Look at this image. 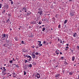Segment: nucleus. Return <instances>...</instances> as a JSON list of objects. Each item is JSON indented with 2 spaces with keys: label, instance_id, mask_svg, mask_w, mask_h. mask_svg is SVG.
I'll list each match as a JSON object with an SVG mask.
<instances>
[{
  "label": "nucleus",
  "instance_id": "4468645a",
  "mask_svg": "<svg viewBox=\"0 0 79 79\" xmlns=\"http://www.w3.org/2000/svg\"><path fill=\"white\" fill-rule=\"evenodd\" d=\"M6 42L7 43H10V40H6Z\"/></svg>",
  "mask_w": 79,
  "mask_h": 79
},
{
  "label": "nucleus",
  "instance_id": "49530a36",
  "mask_svg": "<svg viewBox=\"0 0 79 79\" xmlns=\"http://www.w3.org/2000/svg\"><path fill=\"white\" fill-rule=\"evenodd\" d=\"M31 47L32 48H34V46L33 45L31 46Z\"/></svg>",
  "mask_w": 79,
  "mask_h": 79
},
{
  "label": "nucleus",
  "instance_id": "37998d69",
  "mask_svg": "<svg viewBox=\"0 0 79 79\" xmlns=\"http://www.w3.org/2000/svg\"><path fill=\"white\" fill-rule=\"evenodd\" d=\"M24 41L23 40L22 41V44H24Z\"/></svg>",
  "mask_w": 79,
  "mask_h": 79
},
{
  "label": "nucleus",
  "instance_id": "0eeeda50",
  "mask_svg": "<svg viewBox=\"0 0 79 79\" xmlns=\"http://www.w3.org/2000/svg\"><path fill=\"white\" fill-rule=\"evenodd\" d=\"M31 24H35L36 22L35 21H33L31 22Z\"/></svg>",
  "mask_w": 79,
  "mask_h": 79
},
{
  "label": "nucleus",
  "instance_id": "4be33fe9",
  "mask_svg": "<svg viewBox=\"0 0 79 79\" xmlns=\"http://www.w3.org/2000/svg\"><path fill=\"white\" fill-rule=\"evenodd\" d=\"M25 69H26L27 68V66L26 65H25L24 66H23V67Z\"/></svg>",
  "mask_w": 79,
  "mask_h": 79
},
{
  "label": "nucleus",
  "instance_id": "2eb2a0df",
  "mask_svg": "<svg viewBox=\"0 0 79 79\" xmlns=\"http://www.w3.org/2000/svg\"><path fill=\"white\" fill-rule=\"evenodd\" d=\"M74 60H75V56H73L72 57V60L73 61H74Z\"/></svg>",
  "mask_w": 79,
  "mask_h": 79
},
{
  "label": "nucleus",
  "instance_id": "09e8293b",
  "mask_svg": "<svg viewBox=\"0 0 79 79\" xmlns=\"http://www.w3.org/2000/svg\"><path fill=\"white\" fill-rule=\"evenodd\" d=\"M40 18V16H39L37 18L38 19H39Z\"/></svg>",
  "mask_w": 79,
  "mask_h": 79
},
{
  "label": "nucleus",
  "instance_id": "f3484780",
  "mask_svg": "<svg viewBox=\"0 0 79 79\" xmlns=\"http://www.w3.org/2000/svg\"><path fill=\"white\" fill-rule=\"evenodd\" d=\"M27 10V9L26 8V7H24L23 8V10Z\"/></svg>",
  "mask_w": 79,
  "mask_h": 79
},
{
  "label": "nucleus",
  "instance_id": "58836bf2",
  "mask_svg": "<svg viewBox=\"0 0 79 79\" xmlns=\"http://www.w3.org/2000/svg\"><path fill=\"white\" fill-rule=\"evenodd\" d=\"M58 28H61V25H59L58 27Z\"/></svg>",
  "mask_w": 79,
  "mask_h": 79
},
{
  "label": "nucleus",
  "instance_id": "4d7b16f0",
  "mask_svg": "<svg viewBox=\"0 0 79 79\" xmlns=\"http://www.w3.org/2000/svg\"><path fill=\"white\" fill-rule=\"evenodd\" d=\"M69 2H73V0H69Z\"/></svg>",
  "mask_w": 79,
  "mask_h": 79
},
{
  "label": "nucleus",
  "instance_id": "79ce46f5",
  "mask_svg": "<svg viewBox=\"0 0 79 79\" xmlns=\"http://www.w3.org/2000/svg\"><path fill=\"white\" fill-rule=\"evenodd\" d=\"M57 39H58V40L57 41V42H58V41H59V40H60V38H59V37H57Z\"/></svg>",
  "mask_w": 79,
  "mask_h": 79
},
{
  "label": "nucleus",
  "instance_id": "338daca9",
  "mask_svg": "<svg viewBox=\"0 0 79 79\" xmlns=\"http://www.w3.org/2000/svg\"><path fill=\"white\" fill-rule=\"evenodd\" d=\"M3 68L4 69H5V67H3Z\"/></svg>",
  "mask_w": 79,
  "mask_h": 79
},
{
  "label": "nucleus",
  "instance_id": "6e6d98bb",
  "mask_svg": "<svg viewBox=\"0 0 79 79\" xmlns=\"http://www.w3.org/2000/svg\"><path fill=\"white\" fill-rule=\"evenodd\" d=\"M37 58H38V56H36V59H37Z\"/></svg>",
  "mask_w": 79,
  "mask_h": 79
},
{
  "label": "nucleus",
  "instance_id": "a19ab883",
  "mask_svg": "<svg viewBox=\"0 0 79 79\" xmlns=\"http://www.w3.org/2000/svg\"><path fill=\"white\" fill-rule=\"evenodd\" d=\"M17 68H19V66H18V64H17L15 66Z\"/></svg>",
  "mask_w": 79,
  "mask_h": 79
},
{
  "label": "nucleus",
  "instance_id": "13d9d810",
  "mask_svg": "<svg viewBox=\"0 0 79 79\" xmlns=\"http://www.w3.org/2000/svg\"><path fill=\"white\" fill-rule=\"evenodd\" d=\"M6 74V73H5L3 74L4 76V75H5V74Z\"/></svg>",
  "mask_w": 79,
  "mask_h": 79
},
{
  "label": "nucleus",
  "instance_id": "ea45409f",
  "mask_svg": "<svg viewBox=\"0 0 79 79\" xmlns=\"http://www.w3.org/2000/svg\"><path fill=\"white\" fill-rule=\"evenodd\" d=\"M27 62V63H29V62L27 61V60H25V63H26Z\"/></svg>",
  "mask_w": 79,
  "mask_h": 79
},
{
  "label": "nucleus",
  "instance_id": "72a5a7b5",
  "mask_svg": "<svg viewBox=\"0 0 79 79\" xmlns=\"http://www.w3.org/2000/svg\"><path fill=\"white\" fill-rule=\"evenodd\" d=\"M34 35H32V34L31 35H30V37H34Z\"/></svg>",
  "mask_w": 79,
  "mask_h": 79
},
{
  "label": "nucleus",
  "instance_id": "6ab92c4d",
  "mask_svg": "<svg viewBox=\"0 0 79 79\" xmlns=\"http://www.w3.org/2000/svg\"><path fill=\"white\" fill-rule=\"evenodd\" d=\"M52 19L53 20V22H54V21H55L56 19H55V18L53 17V18H52Z\"/></svg>",
  "mask_w": 79,
  "mask_h": 79
},
{
  "label": "nucleus",
  "instance_id": "dca6fc26",
  "mask_svg": "<svg viewBox=\"0 0 79 79\" xmlns=\"http://www.w3.org/2000/svg\"><path fill=\"white\" fill-rule=\"evenodd\" d=\"M13 77H16V73H13Z\"/></svg>",
  "mask_w": 79,
  "mask_h": 79
},
{
  "label": "nucleus",
  "instance_id": "a18cd8bd",
  "mask_svg": "<svg viewBox=\"0 0 79 79\" xmlns=\"http://www.w3.org/2000/svg\"><path fill=\"white\" fill-rule=\"evenodd\" d=\"M11 3V5H13V1H11V2H10Z\"/></svg>",
  "mask_w": 79,
  "mask_h": 79
},
{
  "label": "nucleus",
  "instance_id": "c756f323",
  "mask_svg": "<svg viewBox=\"0 0 79 79\" xmlns=\"http://www.w3.org/2000/svg\"><path fill=\"white\" fill-rule=\"evenodd\" d=\"M67 23V20H66L64 21V24H66Z\"/></svg>",
  "mask_w": 79,
  "mask_h": 79
},
{
  "label": "nucleus",
  "instance_id": "603ef678",
  "mask_svg": "<svg viewBox=\"0 0 79 79\" xmlns=\"http://www.w3.org/2000/svg\"><path fill=\"white\" fill-rule=\"evenodd\" d=\"M13 60L14 61H15V59H14V58H13Z\"/></svg>",
  "mask_w": 79,
  "mask_h": 79
},
{
  "label": "nucleus",
  "instance_id": "9b49d317",
  "mask_svg": "<svg viewBox=\"0 0 79 79\" xmlns=\"http://www.w3.org/2000/svg\"><path fill=\"white\" fill-rule=\"evenodd\" d=\"M56 53L57 55H59V53H60V51L59 50H57L56 51Z\"/></svg>",
  "mask_w": 79,
  "mask_h": 79
},
{
  "label": "nucleus",
  "instance_id": "39448f33",
  "mask_svg": "<svg viewBox=\"0 0 79 79\" xmlns=\"http://www.w3.org/2000/svg\"><path fill=\"white\" fill-rule=\"evenodd\" d=\"M35 77H37V79H39L40 77V74H39V73H37V74L35 75Z\"/></svg>",
  "mask_w": 79,
  "mask_h": 79
},
{
  "label": "nucleus",
  "instance_id": "5701e85b",
  "mask_svg": "<svg viewBox=\"0 0 79 79\" xmlns=\"http://www.w3.org/2000/svg\"><path fill=\"white\" fill-rule=\"evenodd\" d=\"M38 11H42V9H41V8H39L38 9Z\"/></svg>",
  "mask_w": 79,
  "mask_h": 79
},
{
  "label": "nucleus",
  "instance_id": "0e129e2a",
  "mask_svg": "<svg viewBox=\"0 0 79 79\" xmlns=\"http://www.w3.org/2000/svg\"><path fill=\"white\" fill-rule=\"evenodd\" d=\"M60 55H62V52H60Z\"/></svg>",
  "mask_w": 79,
  "mask_h": 79
},
{
  "label": "nucleus",
  "instance_id": "9d476101",
  "mask_svg": "<svg viewBox=\"0 0 79 79\" xmlns=\"http://www.w3.org/2000/svg\"><path fill=\"white\" fill-rule=\"evenodd\" d=\"M27 14V16H29V15H30L31 14V13L30 11H28L26 13Z\"/></svg>",
  "mask_w": 79,
  "mask_h": 79
},
{
  "label": "nucleus",
  "instance_id": "8fccbe9b",
  "mask_svg": "<svg viewBox=\"0 0 79 79\" xmlns=\"http://www.w3.org/2000/svg\"><path fill=\"white\" fill-rule=\"evenodd\" d=\"M46 43V41H44L43 42V44H45Z\"/></svg>",
  "mask_w": 79,
  "mask_h": 79
},
{
  "label": "nucleus",
  "instance_id": "7ed1b4c3",
  "mask_svg": "<svg viewBox=\"0 0 79 79\" xmlns=\"http://www.w3.org/2000/svg\"><path fill=\"white\" fill-rule=\"evenodd\" d=\"M25 56V57H27V58H29V61H31L32 60V58H31V57L30 56L26 55V56Z\"/></svg>",
  "mask_w": 79,
  "mask_h": 79
},
{
  "label": "nucleus",
  "instance_id": "bf43d9fd",
  "mask_svg": "<svg viewBox=\"0 0 79 79\" xmlns=\"http://www.w3.org/2000/svg\"><path fill=\"white\" fill-rule=\"evenodd\" d=\"M60 43H61V44H62V41H60Z\"/></svg>",
  "mask_w": 79,
  "mask_h": 79
},
{
  "label": "nucleus",
  "instance_id": "4c0bfd02",
  "mask_svg": "<svg viewBox=\"0 0 79 79\" xmlns=\"http://www.w3.org/2000/svg\"><path fill=\"white\" fill-rule=\"evenodd\" d=\"M23 72L24 73V75H26V72L25 71H24Z\"/></svg>",
  "mask_w": 79,
  "mask_h": 79
},
{
  "label": "nucleus",
  "instance_id": "3c124183",
  "mask_svg": "<svg viewBox=\"0 0 79 79\" xmlns=\"http://www.w3.org/2000/svg\"><path fill=\"white\" fill-rule=\"evenodd\" d=\"M63 58H64V57H61V59H62V60H63Z\"/></svg>",
  "mask_w": 79,
  "mask_h": 79
},
{
  "label": "nucleus",
  "instance_id": "b1692460",
  "mask_svg": "<svg viewBox=\"0 0 79 79\" xmlns=\"http://www.w3.org/2000/svg\"><path fill=\"white\" fill-rule=\"evenodd\" d=\"M38 42L39 43L38 44V45H40L41 44V41H38Z\"/></svg>",
  "mask_w": 79,
  "mask_h": 79
},
{
  "label": "nucleus",
  "instance_id": "7c9ffc66",
  "mask_svg": "<svg viewBox=\"0 0 79 79\" xmlns=\"http://www.w3.org/2000/svg\"><path fill=\"white\" fill-rule=\"evenodd\" d=\"M9 62L11 64L12 63H13V60H10L9 61Z\"/></svg>",
  "mask_w": 79,
  "mask_h": 79
},
{
  "label": "nucleus",
  "instance_id": "e433bc0d",
  "mask_svg": "<svg viewBox=\"0 0 79 79\" xmlns=\"http://www.w3.org/2000/svg\"><path fill=\"white\" fill-rule=\"evenodd\" d=\"M39 47H42V44H39Z\"/></svg>",
  "mask_w": 79,
  "mask_h": 79
},
{
  "label": "nucleus",
  "instance_id": "bb28decb",
  "mask_svg": "<svg viewBox=\"0 0 79 79\" xmlns=\"http://www.w3.org/2000/svg\"><path fill=\"white\" fill-rule=\"evenodd\" d=\"M45 30V28L44 27L42 29V31H43V32H44Z\"/></svg>",
  "mask_w": 79,
  "mask_h": 79
},
{
  "label": "nucleus",
  "instance_id": "680f3d73",
  "mask_svg": "<svg viewBox=\"0 0 79 79\" xmlns=\"http://www.w3.org/2000/svg\"><path fill=\"white\" fill-rule=\"evenodd\" d=\"M57 67H58V65L56 66L55 67V68H57Z\"/></svg>",
  "mask_w": 79,
  "mask_h": 79
},
{
  "label": "nucleus",
  "instance_id": "ddd939ff",
  "mask_svg": "<svg viewBox=\"0 0 79 79\" xmlns=\"http://www.w3.org/2000/svg\"><path fill=\"white\" fill-rule=\"evenodd\" d=\"M6 11H5V10L3 9L2 10V14L4 13Z\"/></svg>",
  "mask_w": 79,
  "mask_h": 79
},
{
  "label": "nucleus",
  "instance_id": "a211bd4d",
  "mask_svg": "<svg viewBox=\"0 0 79 79\" xmlns=\"http://www.w3.org/2000/svg\"><path fill=\"white\" fill-rule=\"evenodd\" d=\"M68 64V63L66 62V61L64 62V65L66 66V65H67Z\"/></svg>",
  "mask_w": 79,
  "mask_h": 79
},
{
  "label": "nucleus",
  "instance_id": "393cba45",
  "mask_svg": "<svg viewBox=\"0 0 79 79\" xmlns=\"http://www.w3.org/2000/svg\"><path fill=\"white\" fill-rule=\"evenodd\" d=\"M73 72H71L69 73V75H73Z\"/></svg>",
  "mask_w": 79,
  "mask_h": 79
},
{
  "label": "nucleus",
  "instance_id": "423d86ee",
  "mask_svg": "<svg viewBox=\"0 0 79 79\" xmlns=\"http://www.w3.org/2000/svg\"><path fill=\"white\" fill-rule=\"evenodd\" d=\"M31 56H32V58L34 59L35 58V55L34 54H31Z\"/></svg>",
  "mask_w": 79,
  "mask_h": 79
},
{
  "label": "nucleus",
  "instance_id": "2f4dec72",
  "mask_svg": "<svg viewBox=\"0 0 79 79\" xmlns=\"http://www.w3.org/2000/svg\"><path fill=\"white\" fill-rule=\"evenodd\" d=\"M6 69H4V70L3 72H2V73H3V72H6Z\"/></svg>",
  "mask_w": 79,
  "mask_h": 79
},
{
  "label": "nucleus",
  "instance_id": "052dcab7",
  "mask_svg": "<svg viewBox=\"0 0 79 79\" xmlns=\"http://www.w3.org/2000/svg\"><path fill=\"white\" fill-rule=\"evenodd\" d=\"M6 36L7 37V38H8V35H6Z\"/></svg>",
  "mask_w": 79,
  "mask_h": 79
},
{
  "label": "nucleus",
  "instance_id": "c85d7f7f",
  "mask_svg": "<svg viewBox=\"0 0 79 79\" xmlns=\"http://www.w3.org/2000/svg\"><path fill=\"white\" fill-rule=\"evenodd\" d=\"M39 24H42V21H39V23H38Z\"/></svg>",
  "mask_w": 79,
  "mask_h": 79
},
{
  "label": "nucleus",
  "instance_id": "20e7f679",
  "mask_svg": "<svg viewBox=\"0 0 79 79\" xmlns=\"http://www.w3.org/2000/svg\"><path fill=\"white\" fill-rule=\"evenodd\" d=\"M74 11L72 10L70 12V16H74Z\"/></svg>",
  "mask_w": 79,
  "mask_h": 79
},
{
  "label": "nucleus",
  "instance_id": "cd10ccee",
  "mask_svg": "<svg viewBox=\"0 0 79 79\" xmlns=\"http://www.w3.org/2000/svg\"><path fill=\"white\" fill-rule=\"evenodd\" d=\"M8 21H10V19H9L6 21V23H9V22Z\"/></svg>",
  "mask_w": 79,
  "mask_h": 79
},
{
  "label": "nucleus",
  "instance_id": "774afa93",
  "mask_svg": "<svg viewBox=\"0 0 79 79\" xmlns=\"http://www.w3.org/2000/svg\"><path fill=\"white\" fill-rule=\"evenodd\" d=\"M39 47H36V48L37 49V48H39Z\"/></svg>",
  "mask_w": 79,
  "mask_h": 79
},
{
  "label": "nucleus",
  "instance_id": "5fc2aeb1",
  "mask_svg": "<svg viewBox=\"0 0 79 79\" xmlns=\"http://www.w3.org/2000/svg\"><path fill=\"white\" fill-rule=\"evenodd\" d=\"M1 68H0L1 69H2L3 71V69H2V67L1 66Z\"/></svg>",
  "mask_w": 79,
  "mask_h": 79
},
{
  "label": "nucleus",
  "instance_id": "c03bdc74",
  "mask_svg": "<svg viewBox=\"0 0 79 79\" xmlns=\"http://www.w3.org/2000/svg\"><path fill=\"white\" fill-rule=\"evenodd\" d=\"M77 48L78 49V50H79V46H77Z\"/></svg>",
  "mask_w": 79,
  "mask_h": 79
},
{
  "label": "nucleus",
  "instance_id": "c9c22d12",
  "mask_svg": "<svg viewBox=\"0 0 79 79\" xmlns=\"http://www.w3.org/2000/svg\"><path fill=\"white\" fill-rule=\"evenodd\" d=\"M35 55H39V53H38L37 52H36L35 53Z\"/></svg>",
  "mask_w": 79,
  "mask_h": 79
},
{
  "label": "nucleus",
  "instance_id": "f8f14e48",
  "mask_svg": "<svg viewBox=\"0 0 79 79\" xmlns=\"http://www.w3.org/2000/svg\"><path fill=\"white\" fill-rule=\"evenodd\" d=\"M59 76H60L59 74H56L55 75V77H56V78H58V77H59Z\"/></svg>",
  "mask_w": 79,
  "mask_h": 79
},
{
  "label": "nucleus",
  "instance_id": "e2e57ef3",
  "mask_svg": "<svg viewBox=\"0 0 79 79\" xmlns=\"http://www.w3.org/2000/svg\"><path fill=\"white\" fill-rule=\"evenodd\" d=\"M15 40L16 41H18V39H15Z\"/></svg>",
  "mask_w": 79,
  "mask_h": 79
},
{
  "label": "nucleus",
  "instance_id": "f257e3e1",
  "mask_svg": "<svg viewBox=\"0 0 79 79\" xmlns=\"http://www.w3.org/2000/svg\"><path fill=\"white\" fill-rule=\"evenodd\" d=\"M3 8L5 10H8L9 8V6L7 4H6L3 6Z\"/></svg>",
  "mask_w": 79,
  "mask_h": 79
},
{
  "label": "nucleus",
  "instance_id": "69168bd1",
  "mask_svg": "<svg viewBox=\"0 0 79 79\" xmlns=\"http://www.w3.org/2000/svg\"><path fill=\"white\" fill-rule=\"evenodd\" d=\"M66 45L67 46H68L69 45V44H67Z\"/></svg>",
  "mask_w": 79,
  "mask_h": 79
},
{
  "label": "nucleus",
  "instance_id": "f03ea898",
  "mask_svg": "<svg viewBox=\"0 0 79 79\" xmlns=\"http://www.w3.org/2000/svg\"><path fill=\"white\" fill-rule=\"evenodd\" d=\"M1 39L2 40H5V38L6 37V35L5 34H2L1 35Z\"/></svg>",
  "mask_w": 79,
  "mask_h": 79
},
{
  "label": "nucleus",
  "instance_id": "aec40b11",
  "mask_svg": "<svg viewBox=\"0 0 79 79\" xmlns=\"http://www.w3.org/2000/svg\"><path fill=\"white\" fill-rule=\"evenodd\" d=\"M7 46H8L7 44H5L3 45V47H7Z\"/></svg>",
  "mask_w": 79,
  "mask_h": 79
},
{
  "label": "nucleus",
  "instance_id": "1a4fd4ad",
  "mask_svg": "<svg viewBox=\"0 0 79 79\" xmlns=\"http://www.w3.org/2000/svg\"><path fill=\"white\" fill-rule=\"evenodd\" d=\"M38 13H39L40 14V15H41L42 14V13H43V11H38Z\"/></svg>",
  "mask_w": 79,
  "mask_h": 79
},
{
  "label": "nucleus",
  "instance_id": "864d4df0",
  "mask_svg": "<svg viewBox=\"0 0 79 79\" xmlns=\"http://www.w3.org/2000/svg\"><path fill=\"white\" fill-rule=\"evenodd\" d=\"M15 60H17V61H18V58H16Z\"/></svg>",
  "mask_w": 79,
  "mask_h": 79
},
{
  "label": "nucleus",
  "instance_id": "6e6552de",
  "mask_svg": "<svg viewBox=\"0 0 79 79\" xmlns=\"http://www.w3.org/2000/svg\"><path fill=\"white\" fill-rule=\"evenodd\" d=\"M77 33H73V36L74 37H77Z\"/></svg>",
  "mask_w": 79,
  "mask_h": 79
},
{
  "label": "nucleus",
  "instance_id": "a878e982",
  "mask_svg": "<svg viewBox=\"0 0 79 79\" xmlns=\"http://www.w3.org/2000/svg\"><path fill=\"white\" fill-rule=\"evenodd\" d=\"M68 48H69V47H66L65 50H68Z\"/></svg>",
  "mask_w": 79,
  "mask_h": 79
},
{
  "label": "nucleus",
  "instance_id": "f704fd0d",
  "mask_svg": "<svg viewBox=\"0 0 79 79\" xmlns=\"http://www.w3.org/2000/svg\"><path fill=\"white\" fill-rule=\"evenodd\" d=\"M29 66L30 68H31V67H32V64H30Z\"/></svg>",
  "mask_w": 79,
  "mask_h": 79
},
{
  "label": "nucleus",
  "instance_id": "412c9836",
  "mask_svg": "<svg viewBox=\"0 0 79 79\" xmlns=\"http://www.w3.org/2000/svg\"><path fill=\"white\" fill-rule=\"evenodd\" d=\"M59 16V15H57V14L56 15H55V17L56 18H58Z\"/></svg>",
  "mask_w": 79,
  "mask_h": 79
},
{
  "label": "nucleus",
  "instance_id": "473e14b6",
  "mask_svg": "<svg viewBox=\"0 0 79 79\" xmlns=\"http://www.w3.org/2000/svg\"><path fill=\"white\" fill-rule=\"evenodd\" d=\"M32 64H33V65H35V64H36V63H35V62H33Z\"/></svg>",
  "mask_w": 79,
  "mask_h": 79
},
{
  "label": "nucleus",
  "instance_id": "de8ad7c7",
  "mask_svg": "<svg viewBox=\"0 0 79 79\" xmlns=\"http://www.w3.org/2000/svg\"><path fill=\"white\" fill-rule=\"evenodd\" d=\"M2 4L0 3V8H2Z\"/></svg>",
  "mask_w": 79,
  "mask_h": 79
}]
</instances>
